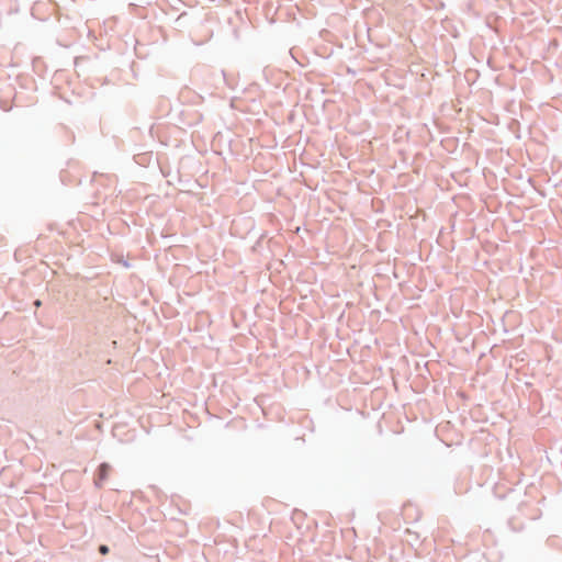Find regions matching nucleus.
Segmentation results:
<instances>
[{"label":"nucleus","mask_w":562,"mask_h":562,"mask_svg":"<svg viewBox=\"0 0 562 562\" xmlns=\"http://www.w3.org/2000/svg\"><path fill=\"white\" fill-rule=\"evenodd\" d=\"M110 470L111 467L108 463H102L99 468V480L104 481L108 477Z\"/></svg>","instance_id":"f257e3e1"},{"label":"nucleus","mask_w":562,"mask_h":562,"mask_svg":"<svg viewBox=\"0 0 562 562\" xmlns=\"http://www.w3.org/2000/svg\"><path fill=\"white\" fill-rule=\"evenodd\" d=\"M99 551L101 554H106L109 552V548L104 544L100 546Z\"/></svg>","instance_id":"f03ea898"},{"label":"nucleus","mask_w":562,"mask_h":562,"mask_svg":"<svg viewBox=\"0 0 562 562\" xmlns=\"http://www.w3.org/2000/svg\"><path fill=\"white\" fill-rule=\"evenodd\" d=\"M35 305H36V306H40V305H41V302H40V301H36V302H35Z\"/></svg>","instance_id":"7ed1b4c3"}]
</instances>
